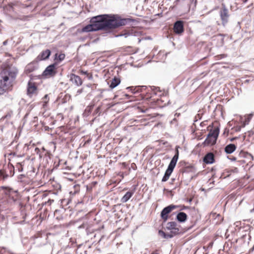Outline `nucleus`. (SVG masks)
Segmentation results:
<instances>
[{
  "instance_id": "obj_17",
  "label": "nucleus",
  "mask_w": 254,
  "mask_h": 254,
  "mask_svg": "<svg viewBox=\"0 0 254 254\" xmlns=\"http://www.w3.org/2000/svg\"><path fill=\"white\" fill-rule=\"evenodd\" d=\"M33 177L29 175L21 174L17 176V181L23 183L24 185H28L31 183Z\"/></svg>"
},
{
  "instance_id": "obj_27",
  "label": "nucleus",
  "mask_w": 254,
  "mask_h": 254,
  "mask_svg": "<svg viewBox=\"0 0 254 254\" xmlns=\"http://www.w3.org/2000/svg\"><path fill=\"white\" fill-rule=\"evenodd\" d=\"M236 149V146L234 144H230L225 147V151L227 154H230L233 152Z\"/></svg>"
},
{
  "instance_id": "obj_40",
  "label": "nucleus",
  "mask_w": 254,
  "mask_h": 254,
  "mask_svg": "<svg viewBox=\"0 0 254 254\" xmlns=\"http://www.w3.org/2000/svg\"><path fill=\"white\" fill-rule=\"evenodd\" d=\"M97 184V182L94 181L92 182L90 184L86 186V190L87 191H89L92 190L93 187L96 186Z\"/></svg>"
},
{
  "instance_id": "obj_11",
  "label": "nucleus",
  "mask_w": 254,
  "mask_h": 254,
  "mask_svg": "<svg viewBox=\"0 0 254 254\" xmlns=\"http://www.w3.org/2000/svg\"><path fill=\"white\" fill-rule=\"evenodd\" d=\"M33 237L35 243L39 244L40 246L45 245L47 242L48 237L45 234H42L39 232L34 235Z\"/></svg>"
},
{
  "instance_id": "obj_64",
  "label": "nucleus",
  "mask_w": 254,
  "mask_h": 254,
  "mask_svg": "<svg viewBox=\"0 0 254 254\" xmlns=\"http://www.w3.org/2000/svg\"><path fill=\"white\" fill-rule=\"evenodd\" d=\"M151 254H159L158 253H152Z\"/></svg>"
},
{
  "instance_id": "obj_20",
  "label": "nucleus",
  "mask_w": 254,
  "mask_h": 254,
  "mask_svg": "<svg viewBox=\"0 0 254 254\" xmlns=\"http://www.w3.org/2000/svg\"><path fill=\"white\" fill-rule=\"evenodd\" d=\"M70 80L72 82L73 84H74L75 85L79 86L82 85V80L80 76L76 75L73 73L70 74Z\"/></svg>"
},
{
  "instance_id": "obj_23",
  "label": "nucleus",
  "mask_w": 254,
  "mask_h": 254,
  "mask_svg": "<svg viewBox=\"0 0 254 254\" xmlns=\"http://www.w3.org/2000/svg\"><path fill=\"white\" fill-rule=\"evenodd\" d=\"M121 83V79L119 77L115 76L114 78L110 79L108 84L111 89H113L117 87Z\"/></svg>"
},
{
  "instance_id": "obj_2",
  "label": "nucleus",
  "mask_w": 254,
  "mask_h": 254,
  "mask_svg": "<svg viewBox=\"0 0 254 254\" xmlns=\"http://www.w3.org/2000/svg\"><path fill=\"white\" fill-rule=\"evenodd\" d=\"M18 70L7 60L0 65V95L12 90L18 75Z\"/></svg>"
},
{
  "instance_id": "obj_58",
  "label": "nucleus",
  "mask_w": 254,
  "mask_h": 254,
  "mask_svg": "<svg viewBox=\"0 0 254 254\" xmlns=\"http://www.w3.org/2000/svg\"><path fill=\"white\" fill-rule=\"evenodd\" d=\"M216 170V167H212L211 169H210V171L211 172H213V171H215V170Z\"/></svg>"
},
{
  "instance_id": "obj_41",
  "label": "nucleus",
  "mask_w": 254,
  "mask_h": 254,
  "mask_svg": "<svg viewBox=\"0 0 254 254\" xmlns=\"http://www.w3.org/2000/svg\"><path fill=\"white\" fill-rule=\"evenodd\" d=\"M23 163L22 162H19L17 163L16 166V169L19 172H22L23 170Z\"/></svg>"
},
{
  "instance_id": "obj_3",
  "label": "nucleus",
  "mask_w": 254,
  "mask_h": 254,
  "mask_svg": "<svg viewBox=\"0 0 254 254\" xmlns=\"http://www.w3.org/2000/svg\"><path fill=\"white\" fill-rule=\"evenodd\" d=\"M126 90L130 91L133 95L125 94L124 96L129 101H135L141 100V102L138 103L137 109L138 111L144 113L148 110V103L146 102V96L147 92H149L147 87L145 86H131L126 88Z\"/></svg>"
},
{
  "instance_id": "obj_59",
  "label": "nucleus",
  "mask_w": 254,
  "mask_h": 254,
  "mask_svg": "<svg viewBox=\"0 0 254 254\" xmlns=\"http://www.w3.org/2000/svg\"><path fill=\"white\" fill-rule=\"evenodd\" d=\"M82 92V89H79V90L77 91V93H78L79 94L81 93Z\"/></svg>"
},
{
  "instance_id": "obj_29",
  "label": "nucleus",
  "mask_w": 254,
  "mask_h": 254,
  "mask_svg": "<svg viewBox=\"0 0 254 254\" xmlns=\"http://www.w3.org/2000/svg\"><path fill=\"white\" fill-rule=\"evenodd\" d=\"M239 157L240 158H246V159H253V156L249 153L241 151L239 154Z\"/></svg>"
},
{
  "instance_id": "obj_50",
  "label": "nucleus",
  "mask_w": 254,
  "mask_h": 254,
  "mask_svg": "<svg viewBox=\"0 0 254 254\" xmlns=\"http://www.w3.org/2000/svg\"><path fill=\"white\" fill-rule=\"evenodd\" d=\"M129 168H130V169L131 168L133 170H135L137 169V166H136V164L134 163H132L131 164V166H130V167H129Z\"/></svg>"
},
{
  "instance_id": "obj_7",
  "label": "nucleus",
  "mask_w": 254,
  "mask_h": 254,
  "mask_svg": "<svg viewBox=\"0 0 254 254\" xmlns=\"http://www.w3.org/2000/svg\"><path fill=\"white\" fill-rule=\"evenodd\" d=\"M2 190L3 193L14 202H16L19 198V194L18 190H14L7 186H1L0 190Z\"/></svg>"
},
{
  "instance_id": "obj_55",
  "label": "nucleus",
  "mask_w": 254,
  "mask_h": 254,
  "mask_svg": "<svg viewBox=\"0 0 254 254\" xmlns=\"http://www.w3.org/2000/svg\"><path fill=\"white\" fill-rule=\"evenodd\" d=\"M254 251V244L253 247L249 250V253H251Z\"/></svg>"
},
{
  "instance_id": "obj_32",
  "label": "nucleus",
  "mask_w": 254,
  "mask_h": 254,
  "mask_svg": "<svg viewBox=\"0 0 254 254\" xmlns=\"http://www.w3.org/2000/svg\"><path fill=\"white\" fill-rule=\"evenodd\" d=\"M50 98L48 94H46L43 98L42 102L43 103V107L45 108L47 106Z\"/></svg>"
},
{
  "instance_id": "obj_34",
  "label": "nucleus",
  "mask_w": 254,
  "mask_h": 254,
  "mask_svg": "<svg viewBox=\"0 0 254 254\" xmlns=\"http://www.w3.org/2000/svg\"><path fill=\"white\" fill-rule=\"evenodd\" d=\"M176 226L177 223L175 221H171L167 223L166 229L169 230L176 227Z\"/></svg>"
},
{
  "instance_id": "obj_18",
  "label": "nucleus",
  "mask_w": 254,
  "mask_h": 254,
  "mask_svg": "<svg viewBox=\"0 0 254 254\" xmlns=\"http://www.w3.org/2000/svg\"><path fill=\"white\" fill-rule=\"evenodd\" d=\"M174 32L177 34H182L184 31V22L182 21H177L174 25Z\"/></svg>"
},
{
  "instance_id": "obj_38",
  "label": "nucleus",
  "mask_w": 254,
  "mask_h": 254,
  "mask_svg": "<svg viewBox=\"0 0 254 254\" xmlns=\"http://www.w3.org/2000/svg\"><path fill=\"white\" fill-rule=\"evenodd\" d=\"M239 172V170L237 168L235 167L233 169H229L227 170V172L228 173L225 178L229 177L232 173H237Z\"/></svg>"
},
{
  "instance_id": "obj_16",
  "label": "nucleus",
  "mask_w": 254,
  "mask_h": 254,
  "mask_svg": "<svg viewBox=\"0 0 254 254\" xmlns=\"http://www.w3.org/2000/svg\"><path fill=\"white\" fill-rule=\"evenodd\" d=\"M139 32L137 30L136 28L132 27L128 29H126L123 31L119 36H124L126 38L129 36H137L139 34Z\"/></svg>"
},
{
  "instance_id": "obj_37",
  "label": "nucleus",
  "mask_w": 254,
  "mask_h": 254,
  "mask_svg": "<svg viewBox=\"0 0 254 254\" xmlns=\"http://www.w3.org/2000/svg\"><path fill=\"white\" fill-rule=\"evenodd\" d=\"M171 174H172L171 173L166 171L165 172V174L162 179V180H161L162 182H166L169 179V178H170Z\"/></svg>"
},
{
  "instance_id": "obj_19",
  "label": "nucleus",
  "mask_w": 254,
  "mask_h": 254,
  "mask_svg": "<svg viewBox=\"0 0 254 254\" xmlns=\"http://www.w3.org/2000/svg\"><path fill=\"white\" fill-rule=\"evenodd\" d=\"M51 54V52L49 49H46L42 51L37 57V61H44L49 59Z\"/></svg>"
},
{
  "instance_id": "obj_22",
  "label": "nucleus",
  "mask_w": 254,
  "mask_h": 254,
  "mask_svg": "<svg viewBox=\"0 0 254 254\" xmlns=\"http://www.w3.org/2000/svg\"><path fill=\"white\" fill-rule=\"evenodd\" d=\"M33 160H31V161ZM28 169L27 175H29L31 177L34 178L36 176L37 172H36V168L34 166V164L32 161H31L29 164Z\"/></svg>"
},
{
  "instance_id": "obj_49",
  "label": "nucleus",
  "mask_w": 254,
  "mask_h": 254,
  "mask_svg": "<svg viewBox=\"0 0 254 254\" xmlns=\"http://www.w3.org/2000/svg\"><path fill=\"white\" fill-rule=\"evenodd\" d=\"M245 126V124H244L242 127L241 126H236L235 127V130L236 131H240L242 127H244Z\"/></svg>"
},
{
  "instance_id": "obj_52",
  "label": "nucleus",
  "mask_w": 254,
  "mask_h": 254,
  "mask_svg": "<svg viewBox=\"0 0 254 254\" xmlns=\"http://www.w3.org/2000/svg\"><path fill=\"white\" fill-rule=\"evenodd\" d=\"M180 207H181V209H180V211H182V210H185V209H188L190 207L189 206H185V205H179Z\"/></svg>"
},
{
  "instance_id": "obj_21",
  "label": "nucleus",
  "mask_w": 254,
  "mask_h": 254,
  "mask_svg": "<svg viewBox=\"0 0 254 254\" xmlns=\"http://www.w3.org/2000/svg\"><path fill=\"white\" fill-rule=\"evenodd\" d=\"M187 219L188 215L184 212L180 211L176 214V219L178 222L180 223L185 222L187 220Z\"/></svg>"
},
{
  "instance_id": "obj_56",
  "label": "nucleus",
  "mask_w": 254,
  "mask_h": 254,
  "mask_svg": "<svg viewBox=\"0 0 254 254\" xmlns=\"http://www.w3.org/2000/svg\"><path fill=\"white\" fill-rule=\"evenodd\" d=\"M11 117V115L10 114H7L6 115H5V116L3 117L2 118V119H4L5 118H10Z\"/></svg>"
},
{
  "instance_id": "obj_8",
  "label": "nucleus",
  "mask_w": 254,
  "mask_h": 254,
  "mask_svg": "<svg viewBox=\"0 0 254 254\" xmlns=\"http://www.w3.org/2000/svg\"><path fill=\"white\" fill-rule=\"evenodd\" d=\"M31 152L34 149V153H33L34 156L32 159H35L36 157H39V158L47 159L51 157L52 154L49 151L46 150L44 148H42L41 149L37 147L30 148Z\"/></svg>"
},
{
  "instance_id": "obj_13",
  "label": "nucleus",
  "mask_w": 254,
  "mask_h": 254,
  "mask_svg": "<svg viewBox=\"0 0 254 254\" xmlns=\"http://www.w3.org/2000/svg\"><path fill=\"white\" fill-rule=\"evenodd\" d=\"M15 151L11 152L9 151V152H7L4 155L5 157H9L10 156L12 155L13 157H22L24 156V149L23 148H21L18 145L16 146Z\"/></svg>"
},
{
  "instance_id": "obj_24",
  "label": "nucleus",
  "mask_w": 254,
  "mask_h": 254,
  "mask_svg": "<svg viewBox=\"0 0 254 254\" xmlns=\"http://www.w3.org/2000/svg\"><path fill=\"white\" fill-rule=\"evenodd\" d=\"M71 201V199H61V205H62V207L61 209H57L55 211V215L59 214L60 213H64L65 212L66 209L64 207V205H68L69 202Z\"/></svg>"
},
{
  "instance_id": "obj_60",
  "label": "nucleus",
  "mask_w": 254,
  "mask_h": 254,
  "mask_svg": "<svg viewBox=\"0 0 254 254\" xmlns=\"http://www.w3.org/2000/svg\"><path fill=\"white\" fill-rule=\"evenodd\" d=\"M175 178H172L171 179V184L173 183V182L175 181Z\"/></svg>"
},
{
  "instance_id": "obj_28",
  "label": "nucleus",
  "mask_w": 254,
  "mask_h": 254,
  "mask_svg": "<svg viewBox=\"0 0 254 254\" xmlns=\"http://www.w3.org/2000/svg\"><path fill=\"white\" fill-rule=\"evenodd\" d=\"M36 68V66L33 63H30L25 67V72L26 73H30L34 71Z\"/></svg>"
},
{
  "instance_id": "obj_35",
  "label": "nucleus",
  "mask_w": 254,
  "mask_h": 254,
  "mask_svg": "<svg viewBox=\"0 0 254 254\" xmlns=\"http://www.w3.org/2000/svg\"><path fill=\"white\" fill-rule=\"evenodd\" d=\"M179 146H176L174 150L171 151L172 154H174V156L172 157V159H178L179 157V150L178 148H179Z\"/></svg>"
},
{
  "instance_id": "obj_25",
  "label": "nucleus",
  "mask_w": 254,
  "mask_h": 254,
  "mask_svg": "<svg viewBox=\"0 0 254 254\" xmlns=\"http://www.w3.org/2000/svg\"><path fill=\"white\" fill-rule=\"evenodd\" d=\"M134 194V190H129L127 191L121 198V202L123 203L127 202Z\"/></svg>"
},
{
  "instance_id": "obj_63",
  "label": "nucleus",
  "mask_w": 254,
  "mask_h": 254,
  "mask_svg": "<svg viewBox=\"0 0 254 254\" xmlns=\"http://www.w3.org/2000/svg\"><path fill=\"white\" fill-rule=\"evenodd\" d=\"M251 235H249V241H250V240H251Z\"/></svg>"
},
{
  "instance_id": "obj_36",
  "label": "nucleus",
  "mask_w": 254,
  "mask_h": 254,
  "mask_svg": "<svg viewBox=\"0 0 254 254\" xmlns=\"http://www.w3.org/2000/svg\"><path fill=\"white\" fill-rule=\"evenodd\" d=\"M170 234L173 236V238L178 235L180 233V229L178 228L175 227L172 229L170 230Z\"/></svg>"
},
{
  "instance_id": "obj_1",
  "label": "nucleus",
  "mask_w": 254,
  "mask_h": 254,
  "mask_svg": "<svg viewBox=\"0 0 254 254\" xmlns=\"http://www.w3.org/2000/svg\"><path fill=\"white\" fill-rule=\"evenodd\" d=\"M134 21L131 18H122L118 15H99L92 17L90 20V24L83 27L81 31L89 32L101 30L111 31Z\"/></svg>"
},
{
  "instance_id": "obj_42",
  "label": "nucleus",
  "mask_w": 254,
  "mask_h": 254,
  "mask_svg": "<svg viewBox=\"0 0 254 254\" xmlns=\"http://www.w3.org/2000/svg\"><path fill=\"white\" fill-rule=\"evenodd\" d=\"M79 72L82 74H85L87 76L88 79H92L93 76L92 74L88 72L87 71H83V70H79Z\"/></svg>"
},
{
  "instance_id": "obj_48",
  "label": "nucleus",
  "mask_w": 254,
  "mask_h": 254,
  "mask_svg": "<svg viewBox=\"0 0 254 254\" xmlns=\"http://www.w3.org/2000/svg\"><path fill=\"white\" fill-rule=\"evenodd\" d=\"M65 160H63V159H61V160H58V164L56 166V167H55V168H57L59 166V164L61 162H63V163L65 165H66L67 164V161H64Z\"/></svg>"
},
{
  "instance_id": "obj_43",
  "label": "nucleus",
  "mask_w": 254,
  "mask_h": 254,
  "mask_svg": "<svg viewBox=\"0 0 254 254\" xmlns=\"http://www.w3.org/2000/svg\"><path fill=\"white\" fill-rule=\"evenodd\" d=\"M119 164L121 169H126L128 170V168H129L128 164L126 162L120 163Z\"/></svg>"
},
{
  "instance_id": "obj_5",
  "label": "nucleus",
  "mask_w": 254,
  "mask_h": 254,
  "mask_svg": "<svg viewBox=\"0 0 254 254\" xmlns=\"http://www.w3.org/2000/svg\"><path fill=\"white\" fill-rule=\"evenodd\" d=\"M8 160L7 163H6V160H4V163L0 162V181H5L14 175L15 167L10 163L11 160Z\"/></svg>"
},
{
  "instance_id": "obj_30",
  "label": "nucleus",
  "mask_w": 254,
  "mask_h": 254,
  "mask_svg": "<svg viewBox=\"0 0 254 254\" xmlns=\"http://www.w3.org/2000/svg\"><path fill=\"white\" fill-rule=\"evenodd\" d=\"M158 234L164 239H168L169 238H173V236L172 235L170 234L169 233H166L162 230H159L158 231Z\"/></svg>"
},
{
  "instance_id": "obj_61",
  "label": "nucleus",
  "mask_w": 254,
  "mask_h": 254,
  "mask_svg": "<svg viewBox=\"0 0 254 254\" xmlns=\"http://www.w3.org/2000/svg\"><path fill=\"white\" fill-rule=\"evenodd\" d=\"M187 201V202H189V203H190L191 202V199H188Z\"/></svg>"
},
{
  "instance_id": "obj_54",
  "label": "nucleus",
  "mask_w": 254,
  "mask_h": 254,
  "mask_svg": "<svg viewBox=\"0 0 254 254\" xmlns=\"http://www.w3.org/2000/svg\"><path fill=\"white\" fill-rule=\"evenodd\" d=\"M228 133H229V130L227 129V128H225L224 131V132H223V134L224 135H225V136H227L228 135Z\"/></svg>"
},
{
  "instance_id": "obj_9",
  "label": "nucleus",
  "mask_w": 254,
  "mask_h": 254,
  "mask_svg": "<svg viewBox=\"0 0 254 254\" xmlns=\"http://www.w3.org/2000/svg\"><path fill=\"white\" fill-rule=\"evenodd\" d=\"M180 207L179 205H174L173 204H170L165 207L160 212V217L163 220V222H166L169 218V214L173 210Z\"/></svg>"
},
{
  "instance_id": "obj_15",
  "label": "nucleus",
  "mask_w": 254,
  "mask_h": 254,
  "mask_svg": "<svg viewBox=\"0 0 254 254\" xmlns=\"http://www.w3.org/2000/svg\"><path fill=\"white\" fill-rule=\"evenodd\" d=\"M179 164L182 166L184 169V172H193L195 171V167L192 164L189 163L184 160L181 161Z\"/></svg>"
},
{
  "instance_id": "obj_14",
  "label": "nucleus",
  "mask_w": 254,
  "mask_h": 254,
  "mask_svg": "<svg viewBox=\"0 0 254 254\" xmlns=\"http://www.w3.org/2000/svg\"><path fill=\"white\" fill-rule=\"evenodd\" d=\"M220 15L222 20V23L223 25H225L228 22L229 15L228 10L223 4L221 8Z\"/></svg>"
},
{
  "instance_id": "obj_53",
  "label": "nucleus",
  "mask_w": 254,
  "mask_h": 254,
  "mask_svg": "<svg viewBox=\"0 0 254 254\" xmlns=\"http://www.w3.org/2000/svg\"><path fill=\"white\" fill-rule=\"evenodd\" d=\"M74 187L75 188L76 190L74 191V193H74V194H75V193H76L78 192H79V189H78V190H77V188H79V186L78 185H74Z\"/></svg>"
},
{
  "instance_id": "obj_57",
  "label": "nucleus",
  "mask_w": 254,
  "mask_h": 254,
  "mask_svg": "<svg viewBox=\"0 0 254 254\" xmlns=\"http://www.w3.org/2000/svg\"><path fill=\"white\" fill-rule=\"evenodd\" d=\"M72 168V166H67L65 167V169H67L68 170H71Z\"/></svg>"
},
{
  "instance_id": "obj_62",
  "label": "nucleus",
  "mask_w": 254,
  "mask_h": 254,
  "mask_svg": "<svg viewBox=\"0 0 254 254\" xmlns=\"http://www.w3.org/2000/svg\"><path fill=\"white\" fill-rule=\"evenodd\" d=\"M236 138V137L232 138L230 139V140L231 141H233Z\"/></svg>"
},
{
  "instance_id": "obj_51",
  "label": "nucleus",
  "mask_w": 254,
  "mask_h": 254,
  "mask_svg": "<svg viewBox=\"0 0 254 254\" xmlns=\"http://www.w3.org/2000/svg\"><path fill=\"white\" fill-rule=\"evenodd\" d=\"M53 202H54L53 199H49V200L47 201H46L44 203V204H48L49 205H51Z\"/></svg>"
},
{
  "instance_id": "obj_6",
  "label": "nucleus",
  "mask_w": 254,
  "mask_h": 254,
  "mask_svg": "<svg viewBox=\"0 0 254 254\" xmlns=\"http://www.w3.org/2000/svg\"><path fill=\"white\" fill-rule=\"evenodd\" d=\"M210 127H211L212 129H210L206 138L203 143L204 146H211L215 144L219 135V128L218 127H212L210 126L208 127V129Z\"/></svg>"
},
{
  "instance_id": "obj_12",
  "label": "nucleus",
  "mask_w": 254,
  "mask_h": 254,
  "mask_svg": "<svg viewBox=\"0 0 254 254\" xmlns=\"http://www.w3.org/2000/svg\"><path fill=\"white\" fill-rule=\"evenodd\" d=\"M57 67L55 64L47 67L43 73V75L47 77L54 76L57 73Z\"/></svg>"
},
{
  "instance_id": "obj_10",
  "label": "nucleus",
  "mask_w": 254,
  "mask_h": 254,
  "mask_svg": "<svg viewBox=\"0 0 254 254\" xmlns=\"http://www.w3.org/2000/svg\"><path fill=\"white\" fill-rule=\"evenodd\" d=\"M38 92V84L35 82L29 81L27 87V95L29 97H32L37 95Z\"/></svg>"
},
{
  "instance_id": "obj_39",
  "label": "nucleus",
  "mask_w": 254,
  "mask_h": 254,
  "mask_svg": "<svg viewBox=\"0 0 254 254\" xmlns=\"http://www.w3.org/2000/svg\"><path fill=\"white\" fill-rule=\"evenodd\" d=\"M130 173V168H128V170L124 172H119L118 173L117 175L120 176L122 179L124 178L125 176H127Z\"/></svg>"
},
{
  "instance_id": "obj_47",
  "label": "nucleus",
  "mask_w": 254,
  "mask_h": 254,
  "mask_svg": "<svg viewBox=\"0 0 254 254\" xmlns=\"http://www.w3.org/2000/svg\"><path fill=\"white\" fill-rule=\"evenodd\" d=\"M248 136L254 137V127L248 132Z\"/></svg>"
},
{
  "instance_id": "obj_31",
  "label": "nucleus",
  "mask_w": 254,
  "mask_h": 254,
  "mask_svg": "<svg viewBox=\"0 0 254 254\" xmlns=\"http://www.w3.org/2000/svg\"><path fill=\"white\" fill-rule=\"evenodd\" d=\"M159 145L162 149L164 150L167 149L169 147H170V144L167 141H163V140L158 141Z\"/></svg>"
},
{
  "instance_id": "obj_33",
  "label": "nucleus",
  "mask_w": 254,
  "mask_h": 254,
  "mask_svg": "<svg viewBox=\"0 0 254 254\" xmlns=\"http://www.w3.org/2000/svg\"><path fill=\"white\" fill-rule=\"evenodd\" d=\"M65 56L64 53H57L55 54V60L59 62H61L64 59Z\"/></svg>"
},
{
  "instance_id": "obj_44",
  "label": "nucleus",
  "mask_w": 254,
  "mask_h": 254,
  "mask_svg": "<svg viewBox=\"0 0 254 254\" xmlns=\"http://www.w3.org/2000/svg\"><path fill=\"white\" fill-rule=\"evenodd\" d=\"M214 155L213 153H208L203 159H214Z\"/></svg>"
},
{
  "instance_id": "obj_26",
  "label": "nucleus",
  "mask_w": 254,
  "mask_h": 254,
  "mask_svg": "<svg viewBox=\"0 0 254 254\" xmlns=\"http://www.w3.org/2000/svg\"><path fill=\"white\" fill-rule=\"evenodd\" d=\"M178 160H171V162H170L166 171L172 173L176 166Z\"/></svg>"
},
{
  "instance_id": "obj_46",
  "label": "nucleus",
  "mask_w": 254,
  "mask_h": 254,
  "mask_svg": "<svg viewBox=\"0 0 254 254\" xmlns=\"http://www.w3.org/2000/svg\"><path fill=\"white\" fill-rule=\"evenodd\" d=\"M197 219H196L194 221H191V225L188 228L187 230H190L195 225L196 223H197Z\"/></svg>"
},
{
  "instance_id": "obj_45",
  "label": "nucleus",
  "mask_w": 254,
  "mask_h": 254,
  "mask_svg": "<svg viewBox=\"0 0 254 254\" xmlns=\"http://www.w3.org/2000/svg\"><path fill=\"white\" fill-rule=\"evenodd\" d=\"M202 161L206 164H212L215 162V160H202Z\"/></svg>"
},
{
  "instance_id": "obj_4",
  "label": "nucleus",
  "mask_w": 254,
  "mask_h": 254,
  "mask_svg": "<svg viewBox=\"0 0 254 254\" xmlns=\"http://www.w3.org/2000/svg\"><path fill=\"white\" fill-rule=\"evenodd\" d=\"M164 92L159 87H155L150 92H147L144 98L146 102L148 103V110L149 108H162L166 106L167 102L164 99L167 97L165 96H162Z\"/></svg>"
}]
</instances>
